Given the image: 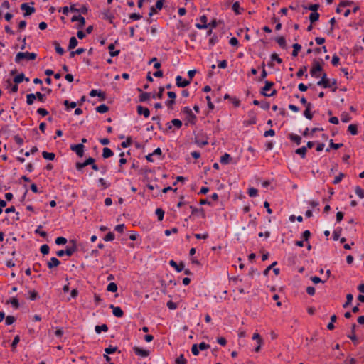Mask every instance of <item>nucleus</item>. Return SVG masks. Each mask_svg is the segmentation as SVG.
Wrapping results in <instances>:
<instances>
[{
	"label": "nucleus",
	"instance_id": "nucleus-1",
	"mask_svg": "<svg viewBox=\"0 0 364 364\" xmlns=\"http://www.w3.org/2000/svg\"><path fill=\"white\" fill-rule=\"evenodd\" d=\"M336 80L335 79H329L327 77L326 73H323L321 76V80L317 82L318 86H321L324 88L333 87V92H336L337 90Z\"/></svg>",
	"mask_w": 364,
	"mask_h": 364
},
{
	"label": "nucleus",
	"instance_id": "nucleus-2",
	"mask_svg": "<svg viewBox=\"0 0 364 364\" xmlns=\"http://www.w3.org/2000/svg\"><path fill=\"white\" fill-rule=\"evenodd\" d=\"M36 58V54L34 53L20 52L16 54V58H15V61H16V63H19L22 60H24V59H26L27 60H35Z\"/></svg>",
	"mask_w": 364,
	"mask_h": 364
},
{
	"label": "nucleus",
	"instance_id": "nucleus-3",
	"mask_svg": "<svg viewBox=\"0 0 364 364\" xmlns=\"http://www.w3.org/2000/svg\"><path fill=\"white\" fill-rule=\"evenodd\" d=\"M182 113L186 115V118L191 124H195L196 116L193 113L191 109L188 107H185L182 109Z\"/></svg>",
	"mask_w": 364,
	"mask_h": 364
},
{
	"label": "nucleus",
	"instance_id": "nucleus-4",
	"mask_svg": "<svg viewBox=\"0 0 364 364\" xmlns=\"http://www.w3.org/2000/svg\"><path fill=\"white\" fill-rule=\"evenodd\" d=\"M322 70V66L321 63L318 61H314L312 63V67L310 70V74L314 77H319L320 75L318 74L319 72Z\"/></svg>",
	"mask_w": 364,
	"mask_h": 364
},
{
	"label": "nucleus",
	"instance_id": "nucleus-5",
	"mask_svg": "<svg viewBox=\"0 0 364 364\" xmlns=\"http://www.w3.org/2000/svg\"><path fill=\"white\" fill-rule=\"evenodd\" d=\"M69 242L70 245L66 247L65 255L70 257L77 251V242L75 240H70Z\"/></svg>",
	"mask_w": 364,
	"mask_h": 364
},
{
	"label": "nucleus",
	"instance_id": "nucleus-6",
	"mask_svg": "<svg viewBox=\"0 0 364 364\" xmlns=\"http://www.w3.org/2000/svg\"><path fill=\"white\" fill-rule=\"evenodd\" d=\"M84 148L85 146L82 144L70 145V149L75 152L76 154L80 157H82L84 155Z\"/></svg>",
	"mask_w": 364,
	"mask_h": 364
},
{
	"label": "nucleus",
	"instance_id": "nucleus-7",
	"mask_svg": "<svg viewBox=\"0 0 364 364\" xmlns=\"http://www.w3.org/2000/svg\"><path fill=\"white\" fill-rule=\"evenodd\" d=\"M274 85V83L269 81H265V85L262 88V94L264 96L270 97L273 96L276 93V90H273L271 93H269L268 91L272 88V87Z\"/></svg>",
	"mask_w": 364,
	"mask_h": 364
},
{
	"label": "nucleus",
	"instance_id": "nucleus-8",
	"mask_svg": "<svg viewBox=\"0 0 364 364\" xmlns=\"http://www.w3.org/2000/svg\"><path fill=\"white\" fill-rule=\"evenodd\" d=\"M133 350L136 355H139L142 358H146V357L149 356V350L141 348L138 346H134L133 348Z\"/></svg>",
	"mask_w": 364,
	"mask_h": 364
},
{
	"label": "nucleus",
	"instance_id": "nucleus-9",
	"mask_svg": "<svg viewBox=\"0 0 364 364\" xmlns=\"http://www.w3.org/2000/svg\"><path fill=\"white\" fill-rule=\"evenodd\" d=\"M72 22L77 21L78 22L77 28H82L85 25V19L83 16L80 15L73 16L71 18Z\"/></svg>",
	"mask_w": 364,
	"mask_h": 364
},
{
	"label": "nucleus",
	"instance_id": "nucleus-10",
	"mask_svg": "<svg viewBox=\"0 0 364 364\" xmlns=\"http://www.w3.org/2000/svg\"><path fill=\"white\" fill-rule=\"evenodd\" d=\"M21 9L25 11L24 16H29L35 12V9L33 6H30L28 4L23 3L21 5Z\"/></svg>",
	"mask_w": 364,
	"mask_h": 364
},
{
	"label": "nucleus",
	"instance_id": "nucleus-11",
	"mask_svg": "<svg viewBox=\"0 0 364 364\" xmlns=\"http://www.w3.org/2000/svg\"><path fill=\"white\" fill-rule=\"evenodd\" d=\"M176 85L179 87H185L191 83V80L183 79L180 75H178L176 78Z\"/></svg>",
	"mask_w": 364,
	"mask_h": 364
},
{
	"label": "nucleus",
	"instance_id": "nucleus-12",
	"mask_svg": "<svg viewBox=\"0 0 364 364\" xmlns=\"http://www.w3.org/2000/svg\"><path fill=\"white\" fill-rule=\"evenodd\" d=\"M136 109L137 113L139 115H144L145 118H148L150 115V111L147 107H144L141 105H138Z\"/></svg>",
	"mask_w": 364,
	"mask_h": 364
},
{
	"label": "nucleus",
	"instance_id": "nucleus-13",
	"mask_svg": "<svg viewBox=\"0 0 364 364\" xmlns=\"http://www.w3.org/2000/svg\"><path fill=\"white\" fill-rule=\"evenodd\" d=\"M110 308L112 309V313L116 317L120 318L123 316L124 312L120 307L111 304Z\"/></svg>",
	"mask_w": 364,
	"mask_h": 364
},
{
	"label": "nucleus",
	"instance_id": "nucleus-14",
	"mask_svg": "<svg viewBox=\"0 0 364 364\" xmlns=\"http://www.w3.org/2000/svg\"><path fill=\"white\" fill-rule=\"evenodd\" d=\"M137 90L141 92L139 95V101L140 102H146L150 100L151 95L149 92H144L141 89L138 88Z\"/></svg>",
	"mask_w": 364,
	"mask_h": 364
},
{
	"label": "nucleus",
	"instance_id": "nucleus-15",
	"mask_svg": "<svg viewBox=\"0 0 364 364\" xmlns=\"http://www.w3.org/2000/svg\"><path fill=\"white\" fill-rule=\"evenodd\" d=\"M353 4V1H341L340 4H338V6L337 7L336 9V12L337 13H341L343 11V9L346 7V6H350Z\"/></svg>",
	"mask_w": 364,
	"mask_h": 364
},
{
	"label": "nucleus",
	"instance_id": "nucleus-16",
	"mask_svg": "<svg viewBox=\"0 0 364 364\" xmlns=\"http://www.w3.org/2000/svg\"><path fill=\"white\" fill-rule=\"evenodd\" d=\"M60 264V262L58 259L56 257H52L49 262L47 263V266L49 269H53L54 267H56L59 266Z\"/></svg>",
	"mask_w": 364,
	"mask_h": 364
},
{
	"label": "nucleus",
	"instance_id": "nucleus-17",
	"mask_svg": "<svg viewBox=\"0 0 364 364\" xmlns=\"http://www.w3.org/2000/svg\"><path fill=\"white\" fill-rule=\"evenodd\" d=\"M170 266L173 267L178 272H181L184 269L183 263H180L178 264L174 260H170L169 262Z\"/></svg>",
	"mask_w": 364,
	"mask_h": 364
},
{
	"label": "nucleus",
	"instance_id": "nucleus-18",
	"mask_svg": "<svg viewBox=\"0 0 364 364\" xmlns=\"http://www.w3.org/2000/svg\"><path fill=\"white\" fill-rule=\"evenodd\" d=\"M90 95L91 97L98 96L102 98V100H105V95L100 90H92L90 92Z\"/></svg>",
	"mask_w": 364,
	"mask_h": 364
},
{
	"label": "nucleus",
	"instance_id": "nucleus-19",
	"mask_svg": "<svg viewBox=\"0 0 364 364\" xmlns=\"http://www.w3.org/2000/svg\"><path fill=\"white\" fill-rule=\"evenodd\" d=\"M289 138L294 142H295L297 145H299L301 141V137L297 134H289Z\"/></svg>",
	"mask_w": 364,
	"mask_h": 364
},
{
	"label": "nucleus",
	"instance_id": "nucleus-20",
	"mask_svg": "<svg viewBox=\"0 0 364 364\" xmlns=\"http://www.w3.org/2000/svg\"><path fill=\"white\" fill-rule=\"evenodd\" d=\"M311 105H307V107H306L304 112V115L309 119H311L313 118V114L311 113Z\"/></svg>",
	"mask_w": 364,
	"mask_h": 364
},
{
	"label": "nucleus",
	"instance_id": "nucleus-21",
	"mask_svg": "<svg viewBox=\"0 0 364 364\" xmlns=\"http://www.w3.org/2000/svg\"><path fill=\"white\" fill-rule=\"evenodd\" d=\"M231 156L229 154L225 153L220 158V163L223 164H227L230 162Z\"/></svg>",
	"mask_w": 364,
	"mask_h": 364
},
{
	"label": "nucleus",
	"instance_id": "nucleus-22",
	"mask_svg": "<svg viewBox=\"0 0 364 364\" xmlns=\"http://www.w3.org/2000/svg\"><path fill=\"white\" fill-rule=\"evenodd\" d=\"M42 156L46 160H54L55 154L53 152L43 151Z\"/></svg>",
	"mask_w": 364,
	"mask_h": 364
},
{
	"label": "nucleus",
	"instance_id": "nucleus-23",
	"mask_svg": "<svg viewBox=\"0 0 364 364\" xmlns=\"http://www.w3.org/2000/svg\"><path fill=\"white\" fill-rule=\"evenodd\" d=\"M95 330L97 333H100L102 331L107 332L108 331V326L106 324L96 326Z\"/></svg>",
	"mask_w": 364,
	"mask_h": 364
},
{
	"label": "nucleus",
	"instance_id": "nucleus-24",
	"mask_svg": "<svg viewBox=\"0 0 364 364\" xmlns=\"http://www.w3.org/2000/svg\"><path fill=\"white\" fill-rule=\"evenodd\" d=\"M113 155V151L107 147L103 149L102 156L105 159L111 157Z\"/></svg>",
	"mask_w": 364,
	"mask_h": 364
},
{
	"label": "nucleus",
	"instance_id": "nucleus-25",
	"mask_svg": "<svg viewBox=\"0 0 364 364\" xmlns=\"http://www.w3.org/2000/svg\"><path fill=\"white\" fill-rule=\"evenodd\" d=\"M114 48H115V46H114V45L113 43H111L108 46V49L109 50L110 55L112 56V57L118 55L119 52H120L119 50H114Z\"/></svg>",
	"mask_w": 364,
	"mask_h": 364
},
{
	"label": "nucleus",
	"instance_id": "nucleus-26",
	"mask_svg": "<svg viewBox=\"0 0 364 364\" xmlns=\"http://www.w3.org/2000/svg\"><path fill=\"white\" fill-rule=\"evenodd\" d=\"M348 131L353 135L358 134V126L355 124H351L348 127Z\"/></svg>",
	"mask_w": 364,
	"mask_h": 364
},
{
	"label": "nucleus",
	"instance_id": "nucleus-27",
	"mask_svg": "<svg viewBox=\"0 0 364 364\" xmlns=\"http://www.w3.org/2000/svg\"><path fill=\"white\" fill-rule=\"evenodd\" d=\"M77 43L78 42L76 38L74 36L71 37L69 42L68 49L72 50L75 48L77 46Z\"/></svg>",
	"mask_w": 364,
	"mask_h": 364
},
{
	"label": "nucleus",
	"instance_id": "nucleus-28",
	"mask_svg": "<svg viewBox=\"0 0 364 364\" xmlns=\"http://www.w3.org/2000/svg\"><path fill=\"white\" fill-rule=\"evenodd\" d=\"M319 14L318 12H312L309 15V21H311V23H313L316 21H317L319 18Z\"/></svg>",
	"mask_w": 364,
	"mask_h": 364
},
{
	"label": "nucleus",
	"instance_id": "nucleus-29",
	"mask_svg": "<svg viewBox=\"0 0 364 364\" xmlns=\"http://www.w3.org/2000/svg\"><path fill=\"white\" fill-rule=\"evenodd\" d=\"M109 110V107L106 105H100L96 107V111L99 113H106Z\"/></svg>",
	"mask_w": 364,
	"mask_h": 364
},
{
	"label": "nucleus",
	"instance_id": "nucleus-30",
	"mask_svg": "<svg viewBox=\"0 0 364 364\" xmlns=\"http://www.w3.org/2000/svg\"><path fill=\"white\" fill-rule=\"evenodd\" d=\"M341 119L343 122L346 123L351 120V117L347 112H343L341 115Z\"/></svg>",
	"mask_w": 364,
	"mask_h": 364
},
{
	"label": "nucleus",
	"instance_id": "nucleus-31",
	"mask_svg": "<svg viewBox=\"0 0 364 364\" xmlns=\"http://www.w3.org/2000/svg\"><path fill=\"white\" fill-rule=\"evenodd\" d=\"M35 100H36V95L35 94L31 93V94H28L26 95V103L28 105H32Z\"/></svg>",
	"mask_w": 364,
	"mask_h": 364
},
{
	"label": "nucleus",
	"instance_id": "nucleus-32",
	"mask_svg": "<svg viewBox=\"0 0 364 364\" xmlns=\"http://www.w3.org/2000/svg\"><path fill=\"white\" fill-rule=\"evenodd\" d=\"M53 45L55 46V49L56 52L59 55H62L65 51H64L63 48L60 46L59 43L57 41H54Z\"/></svg>",
	"mask_w": 364,
	"mask_h": 364
},
{
	"label": "nucleus",
	"instance_id": "nucleus-33",
	"mask_svg": "<svg viewBox=\"0 0 364 364\" xmlns=\"http://www.w3.org/2000/svg\"><path fill=\"white\" fill-rule=\"evenodd\" d=\"M297 154L300 155L303 159L305 158L306 154V148L305 146H302L299 148L295 151Z\"/></svg>",
	"mask_w": 364,
	"mask_h": 364
},
{
	"label": "nucleus",
	"instance_id": "nucleus-34",
	"mask_svg": "<svg viewBox=\"0 0 364 364\" xmlns=\"http://www.w3.org/2000/svg\"><path fill=\"white\" fill-rule=\"evenodd\" d=\"M63 104L66 107V110H69L70 109H73L77 105L76 102H69V101L67 100L64 101Z\"/></svg>",
	"mask_w": 364,
	"mask_h": 364
},
{
	"label": "nucleus",
	"instance_id": "nucleus-35",
	"mask_svg": "<svg viewBox=\"0 0 364 364\" xmlns=\"http://www.w3.org/2000/svg\"><path fill=\"white\" fill-rule=\"evenodd\" d=\"M293 48H294V50L292 52V56L296 57L298 55L299 50L301 48V46L298 43H295L293 45Z\"/></svg>",
	"mask_w": 364,
	"mask_h": 364
},
{
	"label": "nucleus",
	"instance_id": "nucleus-36",
	"mask_svg": "<svg viewBox=\"0 0 364 364\" xmlns=\"http://www.w3.org/2000/svg\"><path fill=\"white\" fill-rule=\"evenodd\" d=\"M107 290L111 292H116L117 291V286L114 282H111L107 285Z\"/></svg>",
	"mask_w": 364,
	"mask_h": 364
},
{
	"label": "nucleus",
	"instance_id": "nucleus-37",
	"mask_svg": "<svg viewBox=\"0 0 364 364\" xmlns=\"http://www.w3.org/2000/svg\"><path fill=\"white\" fill-rule=\"evenodd\" d=\"M11 304L15 309H18L19 307V303L17 298H12L11 300L7 301L6 304Z\"/></svg>",
	"mask_w": 364,
	"mask_h": 364
},
{
	"label": "nucleus",
	"instance_id": "nucleus-38",
	"mask_svg": "<svg viewBox=\"0 0 364 364\" xmlns=\"http://www.w3.org/2000/svg\"><path fill=\"white\" fill-rule=\"evenodd\" d=\"M276 41L280 47H282L283 48L286 47V40H285L284 37H283V36L278 37L276 39Z\"/></svg>",
	"mask_w": 364,
	"mask_h": 364
},
{
	"label": "nucleus",
	"instance_id": "nucleus-39",
	"mask_svg": "<svg viewBox=\"0 0 364 364\" xmlns=\"http://www.w3.org/2000/svg\"><path fill=\"white\" fill-rule=\"evenodd\" d=\"M353 299V295H352L351 294H348L346 295V303L343 305V308H346V307H348V306L350 304V303L352 302Z\"/></svg>",
	"mask_w": 364,
	"mask_h": 364
},
{
	"label": "nucleus",
	"instance_id": "nucleus-40",
	"mask_svg": "<svg viewBox=\"0 0 364 364\" xmlns=\"http://www.w3.org/2000/svg\"><path fill=\"white\" fill-rule=\"evenodd\" d=\"M175 363L176 364H186L187 363V360L186 359H185L184 356L183 354L180 355L176 359V361H175Z\"/></svg>",
	"mask_w": 364,
	"mask_h": 364
},
{
	"label": "nucleus",
	"instance_id": "nucleus-41",
	"mask_svg": "<svg viewBox=\"0 0 364 364\" xmlns=\"http://www.w3.org/2000/svg\"><path fill=\"white\" fill-rule=\"evenodd\" d=\"M355 192L360 198H364V189H363L360 186H356L355 188Z\"/></svg>",
	"mask_w": 364,
	"mask_h": 364
},
{
	"label": "nucleus",
	"instance_id": "nucleus-42",
	"mask_svg": "<svg viewBox=\"0 0 364 364\" xmlns=\"http://www.w3.org/2000/svg\"><path fill=\"white\" fill-rule=\"evenodd\" d=\"M156 215H157L159 220L161 221L164 219V211L161 208H157L156 210Z\"/></svg>",
	"mask_w": 364,
	"mask_h": 364
},
{
	"label": "nucleus",
	"instance_id": "nucleus-43",
	"mask_svg": "<svg viewBox=\"0 0 364 364\" xmlns=\"http://www.w3.org/2000/svg\"><path fill=\"white\" fill-rule=\"evenodd\" d=\"M165 87H159V92H157L156 95H153L152 97H158L159 99H161L163 97V93L164 91Z\"/></svg>",
	"mask_w": 364,
	"mask_h": 364
},
{
	"label": "nucleus",
	"instance_id": "nucleus-44",
	"mask_svg": "<svg viewBox=\"0 0 364 364\" xmlns=\"http://www.w3.org/2000/svg\"><path fill=\"white\" fill-rule=\"evenodd\" d=\"M319 8V5L317 4H311L309 6H305V9H308L311 11L312 12H317L318 9Z\"/></svg>",
	"mask_w": 364,
	"mask_h": 364
},
{
	"label": "nucleus",
	"instance_id": "nucleus-45",
	"mask_svg": "<svg viewBox=\"0 0 364 364\" xmlns=\"http://www.w3.org/2000/svg\"><path fill=\"white\" fill-rule=\"evenodd\" d=\"M171 124L175 126L177 129H180L182 127V122L178 119L171 120Z\"/></svg>",
	"mask_w": 364,
	"mask_h": 364
},
{
	"label": "nucleus",
	"instance_id": "nucleus-46",
	"mask_svg": "<svg viewBox=\"0 0 364 364\" xmlns=\"http://www.w3.org/2000/svg\"><path fill=\"white\" fill-rule=\"evenodd\" d=\"M23 80H24L23 73H21V74L16 75L14 79V81L16 84L21 83Z\"/></svg>",
	"mask_w": 364,
	"mask_h": 364
},
{
	"label": "nucleus",
	"instance_id": "nucleus-47",
	"mask_svg": "<svg viewBox=\"0 0 364 364\" xmlns=\"http://www.w3.org/2000/svg\"><path fill=\"white\" fill-rule=\"evenodd\" d=\"M232 10L235 12L236 14H240L241 13L240 4L238 1H236L232 4Z\"/></svg>",
	"mask_w": 364,
	"mask_h": 364
},
{
	"label": "nucleus",
	"instance_id": "nucleus-48",
	"mask_svg": "<svg viewBox=\"0 0 364 364\" xmlns=\"http://www.w3.org/2000/svg\"><path fill=\"white\" fill-rule=\"evenodd\" d=\"M35 95L36 99L37 98L40 102H44L46 101V95L42 94L40 92H37Z\"/></svg>",
	"mask_w": 364,
	"mask_h": 364
},
{
	"label": "nucleus",
	"instance_id": "nucleus-49",
	"mask_svg": "<svg viewBox=\"0 0 364 364\" xmlns=\"http://www.w3.org/2000/svg\"><path fill=\"white\" fill-rule=\"evenodd\" d=\"M252 339L257 340V344L262 345L263 340L258 333H255L253 334Z\"/></svg>",
	"mask_w": 364,
	"mask_h": 364
},
{
	"label": "nucleus",
	"instance_id": "nucleus-50",
	"mask_svg": "<svg viewBox=\"0 0 364 364\" xmlns=\"http://www.w3.org/2000/svg\"><path fill=\"white\" fill-rule=\"evenodd\" d=\"M344 176H345V175L343 173H340L338 174V176L335 177V178L333 181V184L339 183L341 181V180L343 178Z\"/></svg>",
	"mask_w": 364,
	"mask_h": 364
},
{
	"label": "nucleus",
	"instance_id": "nucleus-51",
	"mask_svg": "<svg viewBox=\"0 0 364 364\" xmlns=\"http://www.w3.org/2000/svg\"><path fill=\"white\" fill-rule=\"evenodd\" d=\"M50 247L48 245H43L41 247V252L43 255H48L49 253Z\"/></svg>",
	"mask_w": 364,
	"mask_h": 364
},
{
	"label": "nucleus",
	"instance_id": "nucleus-52",
	"mask_svg": "<svg viewBox=\"0 0 364 364\" xmlns=\"http://www.w3.org/2000/svg\"><path fill=\"white\" fill-rule=\"evenodd\" d=\"M258 191L255 188H250L248 189V195L250 197H255L257 196Z\"/></svg>",
	"mask_w": 364,
	"mask_h": 364
},
{
	"label": "nucleus",
	"instance_id": "nucleus-53",
	"mask_svg": "<svg viewBox=\"0 0 364 364\" xmlns=\"http://www.w3.org/2000/svg\"><path fill=\"white\" fill-rule=\"evenodd\" d=\"M15 318L13 316H7L5 319L6 325H11L15 321Z\"/></svg>",
	"mask_w": 364,
	"mask_h": 364
},
{
	"label": "nucleus",
	"instance_id": "nucleus-54",
	"mask_svg": "<svg viewBox=\"0 0 364 364\" xmlns=\"http://www.w3.org/2000/svg\"><path fill=\"white\" fill-rule=\"evenodd\" d=\"M67 242V239L63 237H58L55 240V243L57 245H65Z\"/></svg>",
	"mask_w": 364,
	"mask_h": 364
},
{
	"label": "nucleus",
	"instance_id": "nucleus-55",
	"mask_svg": "<svg viewBox=\"0 0 364 364\" xmlns=\"http://www.w3.org/2000/svg\"><path fill=\"white\" fill-rule=\"evenodd\" d=\"M117 347H114V346H110L108 348H106L105 351L107 354H112V353H115L117 351Z\"/></svg>",
	"mask_w": 364,
	"mask_h": 364
},
{
	"label": "nucleus",
	"instance_id": "nucleus-56",
	"mask_svg": "<svg viewBox=\"0 0 364 364\" xmlns=\"http://www.w3.org/2000/svg\"><path fill=\"white\" fill-rule=\"evenodd\" d=\"M114 239V234L112 232H108L104 237V240L105 241H112Z\"/></svg>",
	"mask_w": 364,
	"mask_h": 364
},
{
	"label": "nucleus",
	"instance_id": "nucleus-57",
	"mask_svg": "<svg viewBox=\"0 0 364 364\" xmlns=\"http://www.w3.org/2000/svg\"><path fill=\"white\" fill-rule=\"evenodd\" d=\"M271 59L272 60L277 61L279 64L282 63V58H279V56L277 53H272L271 55Z\"/></svg>",
	"mask_w": 364,
	"mask_h": 364
},
{
	"label": "nucleus",
	"instance_id": "nucleus-58",
	"mask_svg": "<svg viewBox=\"0 0 364 364\" xmlns=\"http://www.w3.org/2000/svg\"><path fill=\"white\" fill-rule=\"evenodd\" d=\"M141 17L142 16L139 14H136V13H133V14H130V16H129L130 19H132V21L139 20L141 18Z\"/></svg>",
	"mask_w": 364,
	"mask_h": 364
},
{
	"label": "nucleus",
	"instance_id": "nucleus-59",
	"mask_svg": "<svg viewBox=\"0 0 364 364\" xmlns=\"http://www.w3.org/2000/svg\"><path fill=\"white\" fill-rule=\"evenodd\" d=\"M165 104L167 106L168 109L172 110L173 109L175 100H167Z\"/></svg>",
	"mask_w": 364,
	"mask_h": 364
},
{
	"label": "nucleus",
	"instance_id": "nucleus-60",
	"mask_svg": "<svg viewBox=\"0 0 364 364\" xmlns=\"http://www.w3.org/2000/svg\"><path fill=\"white\" fill-rule=\"evenodd\" d=\"M131 144H132V139L130 137H128L126 141H123L121 144V146L123 148H127V147L129 146Z\"/></svg>",
	"mask_w": 364,
	"mask_h": 364
},
{
	"label": "nucleus",
	"instance_id": "nucleus-61",
	"mask_svg": "<svg viewBox=\"0 0 364 364\" xmlns=\"http://www.w3.org/2000/svg\"><path fill=\"white\" fill-rule=\"evenodd\" d=\"M164 2V0H157L154 7L158 11L161 10V9L163 8Z\"/></svg>",
	"mask_w": 364,
	"mask_h": 364
},
{
	"label": "nucleus",
	"instance_id": "nucleus-62",
	"mask_svg": "<svg viewBox=\"0 0 364 364\" xmlns=\"http://www.w3.org/2000/svg\"><path fill=\"white\" fill-rule=\"evenodd\" d=\"M339 61H340L339 57L336 55H333L332 57V60H331L333 65L337 66L339 63Z\"/></svg>",
	"mask_w": 364,
	"mask_h": 364
},
{
	"label": "nucleus",
	"instance_id": "nucleus-63",
	"mask_svg": "<svg viewBox=\"0 0 364 364\" xmlns=\"http://www.w3.org/2000/svg\"><path fill=\"white\" fill-rule=\"evenodd\" d=\"M191 352L194 355L199 354V348L197 344H193L191 348Z\"/></svg>",
	"mask_w": 364,
	"mask_h": 364
},
{
	"label": "nucleus",
	"instance_id": "nucleus-64",
	"mask_svg": "<svg viewBox=\"0 0 364 364\" xmlns=\"http://www.w3.org/2000/svg\"><path fill=\"white\" fill-rule=\"evenodd\" d=\"M99 183L101 184V186H102L103 189H106V188H107L109 186V184H108L106 182V181L104 178H100L99 179Z\"/></svg>",
	"mask_w": 364,
	"mask_h": 364
}]
</instances>
